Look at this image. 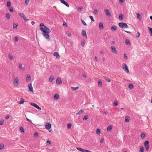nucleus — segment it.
Wrapping results in <instances>:
<instances>
[{"label":"nucleus","mask_w":152,"mask_h":152,"mask_svg":"<svg viewBox=\"0 0 152 152\" xmlns=\"http://www.w3.org/2000/svg\"><path fill=\"white\" fill-rule=\"evenodd\" d=\"M19 15L23 18L25 16L24 14L23 13H19Z\"/></svg>","instance_id":"obj_39"},{"label":"nucleus","mask_w":152,"mask_h":152,"mask_svg":"<svg viewBox=\"0 0 152 152\" xmlns=\"http://www.w3.org/2000/svg\"><path fill=\"white\" fill-rule=\"evenodd\" d=\"M118 102L116 101L115 102L113 103V105L114 106H116L118 105Z\"/></svg>","instance_id":"obj_57"},{"label":"nucleus","mask_w":152,"mask_h":152,"mask_svg":"<svg viewBox=\"0 0 152 152\" xmlns=\"http://www.w3.org/2000/svg\"><path fill=\"white\" fill-rule=\"evenodd\" d=\"M56 84L58 85H61L62 84V81L60 77L57 78L56 80Z\"/></svg>","instance_id":"obj_8"},{"label":"nucleus","mask_w":152,"mask_h":152,"mask_svg":"<svg viewBox=\"0 0 152 152\" xmlns=\"http://www.w3.org/2000/svg\"><path fill=\"white\" fill-rule=\"evenodd\" d=\"M30 104L31 105L35 107V108H36L38 109H41V108L36 103H31Z\"/></svg>","instance_id":"obj_7"},{"label":"nucleus","mask_w":152,"mask_h":152,"mask_svg":"<svg viewBox=\"0 0 152 152\" xmlns=\"http://www.w3.org/2000/svg\"><path fill=\"white\" fill-rule=\"evenodd\" d=\"M4 122V120H1L0 121V125H2L3 124Z\"/></svg>","instance_id":"obj_46"},{"label":"nucleus","mask_w":152,"mask_h":152,"mask_svg":"<svg viewBox=\"0 0 152 152\" xmlns=\"http://www.w3.org/2000/svg\"><path fill=\"white\" fill-rule=\"evenodd\" d=\"M88 118V115H86L83 118L84 120H86Z\"/></svg>","instance_id":"obj_30"},{"label":"nucleus","mask_w":152,"mask_h":152,"mask_svg":"<svg viewBox=\"0 0 152 152\" xmlns=\"http://www.w3.org/2000/svg\"><path fill=\"white\" fill-rule=\"evenodd\" d=\"M10 118V116L9 115H7L5 118L6 119H8Z\"/></svg>","instance_id":"obj_64"},{"label":"nucleus","mask_w":152,"mask_h":152,"mask_svg":"<svg viewBox=\"0 0 152 152\" xmlns=\"http://www.w3.org/2000/svg\"><path fill=\"white\" fill-rule=\"evenodd\" d=\"M94 13L95 14H96L98 13V11L96 9H95L94 10Z\"/></svg>","instance_id":"obj_58"},{"label":"nucleus","mask_w":152,"mask_h":152,"mask_svg":"<svg viewBox=\"0 0 152 152\" xmlns=\"http://www.w3.org/2000/svg\"><path fill=\"white\" fill-rule=\"evenodd\" d=\"M103 78L106 80L107 81L110 82V79L106 76H104Z\"/></svg>","instance_id":"obj_22"},{"label":"nucleus","mask_w":152,"mask_h":152,"mask_svg":"<svg viewBox=\"0 0 152 152\" xmlns=\"http://www.w3.org/2000/svg\"><path fill=\"white\" fill-rule=\"evenodd\" d=\"M4 145L3 144H0V149L1 150H2L4 149Z\"/></svg>","instance_id":"obj_41"},{"label":"nucleus","mask_w":152,"mask_h":152,"mask_svg":"<svg viewBox=\"0 0 152 152\" xmlns=\"http://www.w3.org/2000/svg\"><path fill=\"white\" fill-rule=\"evenodd\" d=\"M89 18L91 19V20L93 21H94V19L93 17L91 15H90L89 16Z\"/></svg>","instance_id":"obj_51"},{"label":"nucleus","mask_w":152,"mask_h":152,"mask_svg":"<svg viewBox=\"0 0 152 152\" xmlns=\"http://www.w3.org/2000/svg\"><path fill=\"white\" fill-rule=\"evenodd\" d=\"M29 0H25V2L26 5H27L29 3Z\"/></svg>","instance_id":"obj_56"},{"label":"nucleus","mask_w":152,"mask_h":152,"mask_svg":"<svg viewBox=\"0 0 152 152\" xmlns=\"http://www.w3.org/2000/svg\"><path fill=\"white\" fill-rule=\"evenodd\" d=\"M124 15L122 14H120L119 16V19L120 20H122L123 19Z\"/></svg>","instance_id":"obj_25"},{"label":"nucleus","mask_w":152,"mask_h":152,"mask_svg":"<svg viewBox=\"0 0 152 152\" xmlns=\"http://www.w3.org/2000/svg\"><path fill=\"white\" fill-rule=\"evenodd\" d=\"M102 85V82L101 80H99L98 83V86L99 87H101Z\"/></svg>","instance_id":"obj_26"},{"label":"nucleus","mask_w":152,"mask_h":152,"mask_svg":"<svg viewBox=\"0 0 152 152\" xmlns=\"http://www.w3.org/2000/svg\"><path fill=\"white\" fill-rule=\"evenodd\" d=\"M9 10L11 12H13L14 11L13 8L12 7H10L9 9Z\"/></svg>","instance_id":"obj_45"},{"label":"nucleus","mask_w":152,"mask_h":152,"mask_svg":"<svg viewBox=\"0 0 152 152\" xmlns=\"http://www.w3.org/2000/svg\"><path fill=\"white\" fill-rule=\"evenodd\" d=\"M100 133V130L99 129H97L96 131V134H99Z\"/></svg>","instance_id":"obj_37"},{"label":"nucleus","mask_w":152,"mask_h":152,"mask_svg":"<svg viewBox=\"0 0 152 152\" xmlns=\"http://www.w3.org/2000/svg\"><path fill=\"white\" fill-rule=\"evenodd\" d=\"M129 117L128 116H126L125 118V122L126 123H128L129 121Z\"/></svg>","instance_id":"obj_18"},{"label":"nucleus","mask_w":152,"mask_h":152,"mask_svg":"<svg viewBox=\"0 0 152 152\" xmlns=\"http://www.w3.org/2000/svg\"><path fill=\"white\" fill-rule=\"evenodd\" d=\"M85 113V111L83 109H81L78 112V113L76 114V115H80L82 113Z\"/></svg>","instance_id":"obj_11"},{"label":"nucleus","mask_w":152,"mask_h":152,"mask_svg":"<svg viewBox=\"0 0 152 152\" xmlns=\"http://www.w3.org/2000/svg\"><path fill=\"white\" fill-rule=\"evenodd\" d=\"M104 141V139L103 138H102L100 140V142H101V143H102Z\"/></svg>","instance_id":"obj_63"},{"label":"nucleus","mask_w":152,"mask_h":152,"mask_svg":"<svg viewBox=\"0 0 152 152\" xmlns=\"http://www.w3.org/2000/svg\"><path fill=\"white\" fill-rule=\"evenodd\" d=\"M54 78L53 76H52L50 77L49 78V80L50 82H52Z\"/></svg>","instance_id":"obj_20"},{"label":"nucleus","mask_w":152,"mask_h":152,"mask_svg":"<svg viewBox=\"0 0 152 152\" xmlns=\"http://www.w3.org/2000/svg\"><path fill=\"white\" fill-rule=\"evenodd\" d=\"M112 129V126L111 125L109 126L107 128V130L108 131L110 132Z\"/></svg>","instance_id":"obj_23"},{"label":"nucleus","mask_w":152,"mask_h":152,"mask_svg":"<svg viewBox=\"0 0 152 152\" xmlns=\"http://www.w3.org/2000/svg\"><path fill=\"white\" fill-rule=\"evenodd\" d=\"M119 26L122 28H127L128 26L127 24L124 23H119Z\"/></svg>","instance_id":"obj_3"},{"label":"nucleus","mask_w":152,"mask_h":152,"mask_svg":"<svg viewBox=\"0 0 152 152\" xmlns=\"http://www.w3.org/2000/svg\"><path fill=\"white\" fill-rule=\"evenodd\" d=\"M24 103V99L23 98H21L19 102V104H23Z\"/></svg>","instance_id":"obj_29"},{"label":"nucleus","mask_w":152,"mask_h":152,"mask_svg":"<svg viewBox=\"0 0 152 152\" xmlns=\"http://www.w3.org/2000/svg\"><path fill=\"white\" fill-rule=\"evenodd\" d=\"M144 150V148L143 146H141L140 152H143Z\"/></svg>","instance_id":"obj_36"},{"label":"nucleus","mask_w":152,"mask_h":152,"mask_svg":"<svg viewBox=\"0 0 152 152\" xmlns=\"http://www.w3.org/2000/svg\"><path fill=\"white\" fill-rule=\"evenodd\" d=\"M60 1L62 3L64 4L67 7H69V5L64 0H60Z\"/></svg>","instance_id":"obj_12"},{"label":"nucleus","mask_w":152,"mask_h":152,"mask_svg":"<svg viewBox=\"0 0 152 152\" xmlns=\"http://www.w3.org/2000/svg\"><path fill=\"white\" fill-rule=\"evenodd\" d=\"M124 58H125V59H128V57L125 53H124Z\"/></svg>","instance_id":"obj_60"},{"label":"nucleus","mask_w":152,"mask_h":152,"mask_svg":"<svg viewBox=\"0 0 152 152\" xmlns=\"http://www.w3.org/2000/svg\"><path fill=\"white\" fill-rule=\"evenodd\" d=\"M83 9V7H78L77 8V10L79 11H81L82 10V9Z\"/></svg>","instance_id":"obj_49"},{"label":"nucleus","mask_w":152,"mask_h":152,"mask_svg":"<svg viewBox=\"0 0 152 152\" xmlns=\"http://www.w3.org/2000/svg\"><path fill=\"white\" fill-rule=\"evenodd\" d=\"M122 68L127 73L129 74V72L127 66L125 63L122 64Z\"/></svg>","instance_id":"obj_2"},{"label":"nucleus","mask_w":152,"mask_h":152,"mask_svg":"<svg viewBox=\"0 0 152 152\" xmlns=\"http://www.w3.org/2000/svg\"><path fill=\"white\" fill-rule=\"evenodd\" d=\"M117 27L115 26H112L111 28V29L112 31H115L117 29Z\"/></svg>","instance_id":"obj_21"},{"label":"nucleus","mask_w":152,"mask_h":152,"mask_svg":"<svg viewBox=\"0 0 152 152\" xmlns=\"http://www.w3.org/2000/svg\"><path fill=\"white\" fill-rule=\"evenodd\" d=\"M111 51L114 53L116 54L117 53V50L115 47L113 46L111 47Z\"/></svg>","instance_id":"obj_9"},{"label":"nucleus","mask_w":152,"mask_h":152,"mask_svg":"<svg viewBox=\"0 0 152 152\" xmlns=\"http://www.w3.org/2000/svg\"><path fill=\"white\" fill-rule=\"evenodd\" d=\"M59 95L58 94H55L54 96V98L55 99H57L59 98Z\"/></svg>","instance_id":"obj_19"},{"label":"nucleus","mask_w":152,"mask_h":152,"mask_svg":"<svg viewBox=\"0 0 152 152\" xmlns=\"http://www.w3.org/2000/svg\"><path fill=\"white\" fill-rule=\"evenodd\" d=\"M136 15H137V18L140 19H141L142 16H141V15H140L139 13H137Z\"/></svg>","instance_id":"obj_24"},{"label":"nucleus","mask_w":152,"mask_h":152,"mask_svg":"<svg viewBox=\"0 0 152 152\" xmlns=\"http://www.w3.org/2000/svg\"><path fill=\"white\" fill-rule=\"evenodd\" d=\"M39 26L40 29L43 32L42 34L43 37L47 40L49 41L50 37L49 34L51 32L50 30L42 23H41Z\"/></svg>","instance_id":"obj_1"},{"label":"nucleus","mask_w":152,"mask_h":152,"mask_svg":"<svg viewBox=\"0 0 152 152\" xmlns=\"http://www.w3.org/2000/svg\"><path fill=\"white\" fill-rule=\"evenodd\" d=\"M19 81V80L18 77L15 78L13 82V85L14 86L16 87H17L18 86Z\"/></svg>","instance_id":"obj_4"},{"label":"nucleus","mask_w":152,"mask_h":152,"mask_svg":"<svg viewBox=\"0 0 152 152\" xmlns=\"http://www.w3.org/2000/svg\"><path fill=\"white\" fill-rule=\"evenodd\" d=\"M19 68H21V69H24V68L22 67V65L21 64H19Z\"/></svg>","instance_id":"obj_48"},{"label":"nucleus","mask_w":152,"mask_h":152,"mask_svg":"<svg viewBox=\"0 0 152 152\" xmlns=\"http://www.w3.org/2000/svg\"><path fill=\"white\" fill-rule=\"evenodd\" d=\"M81 21L82 23L84 25L86 26L87 24L82 19H81Z\"/></svg>","instance_id":"obj_47"},{"label":"nucleus","mask_w":152,"mask_h":152,"mask_svg":"<svg viewBox=\"0 0 152 152\" xmlns=\"http://www.w3.org/2000/svg\"><path fill=\"white\" fill-rule=\"evenodd\" d=\"M23 18L25 20L28 21L29 20V19H27L25 15Z\"/></svg>","instance_id":"obj_54"},{"label":"nucleus","mask_w":152,"mask_h":152,"mask_svg":"<svg viewBox=\"0 0 152 152\" xmlns=\"http://www.w3.org/2000/svg\"><path fill=\"white\" fill-rule=\"evenodd\" d=\"M51 124H50L48 123L46 125L45 128L47 129H49L51 127Z\"/></svg>","instance_id":"obj_13"},{"label":"nucleus","mask_w":152,"mask_h":152,"mask_svg":"<svg viewBox=\"0 0 152 152\" xmlns=\"http://www.w3.org/2000/svg\"><path fill=\"white\" fill-rule=\"evenodd\" d=\"M82 34L83 35V36H85L86 37H87L86 33L85 30H83L82 31Z\"/></svg>","instance_id":"obj_17"},{"label":"nucleus","mask_w":152,"mask_h":152,"mask_svg":"<svg viewBox=\"0 0 152 152\" xmlns=\"http://www.w3.org/2000/svg\"><path fill=\"white\" fill-rule=\"evenodd\" d=\"M34 136L35 137H38V133L36 132H35L34 134Z\"/></svg>","instance_id":"obj_42"},{"label":"nucleus","mask_w":152,"mask_h":152,"mask_svg":"<svg viewBox=\"0 0 152 152\" xmlns=\"http://www.w3.org/2000/svg\"><path fill=\"white\" fill-rule=\"evenodd\" d=\"M8 56L11 60H12L13 59V56L10 54H9Z\"/></svg>","instance_id":"obj_44"},{"label":"nucleus","mask_w":152,"mask_h":152,"mask_svg":"<svg viewBox=\"0 0 152 152\" xmlns=\"http://www.w3.org/2000/svg\"><path fill=\"white\" fill-rule=\"evenodd\" d=\"M47 145H49L51 143V141L48 140L47 141Z\"/></svg>","instance_id":"obj_53"},{"label":"nucleus","mask_w":152,"mask_h":152,"mask_svg":"<svg viewBox=\"0 0 152 152\" xmlns=\"http://www.w3.org/2000/svg\"><path fill=\"white\" fill-rule=\"evenodd\" d=\"M149 30L150 31L151 33V35H152V28L151 27H148Z\"/></svg>","instance_id":"obj_55"},{"label":"nucleus","mask_w":152,"mask_h":152,"mask_svg":"<svg viewBox=\"0 0 152 152\" xmlns=\"http://www.w3.org/2000/svg\"><path fill=\"white\" fill-rule=\"evenodd\" d=\"M137 34H138V35L137 36V38H139V37L140 36V33H139V31H138L137 32Z\"/></svg>","instance_id":"obj_62"},{"label":"nucleus","mask_w":152,"mask_h":152,"mask_svg":"<svg viewBox=\"0 0 152 152\" xmlns=\"http://www.w3.org/2000/svg\"><path fill=\"white\" fill-rule=\"evenodd\" d=\"M28 91L31 92H33V88H31L30 89H28Z\"/></svg>","instance_id":"obj_59"},{"label":"nucleus","mask_w":152,"mask_h":152,"mask_svg":"<svg viewBox=\"0 0 152 152\" xmlns=\"http://www.w3.org/2000/svg\"><path fill=\"white\" fill-rule=\"evenodd\" d=\"M77 149L79 151L82 152H87L86 151H87V150L84 149L80 147L77 148Z\"/></svg>","instance_id":"obj_10"},{"label":"nucleus","mask_w":152,"mask_h":152,"mask_svg":"<svg viewBox=\"0 0 152 152\" xmlns=\"http://www.w3.org/2000/svg\"><path fill=\"white\" fill-rule=\"evenodd\" d=\"M129 87L131 89H133L134 88L133 85L132 83H130L129 85Z\"/></svg>","instance_id":"obj_28"},{"label":"nucleus","mask_w":152,"mask_h":152,"mask_svg":"<svg viewBox=\"0 0 152 152\" xmlns=\"http://www.w3.org/2000/svg\"><path fill=\"white\" fill-rule=\"evenodd\" d=\"M26 81L28 82H29L31 81V76L29 75H28L26 78Z\"/></svg>","instance_id":"obj_14"},{"label":"nucleus","mask_w":152,"mask_h":152,"mask_svg":"<svg viewBox=\"0 0 152 152\" xmlns=\"http://www.w3.org/2000/svg\"><path fill=\"white\" fill-rule=\"evenodd\" d=\"M85 42L84 40H82L81 41V45L82 47H84L85 45Z\"/></svg>","instance_id":"obj_38"},{"label":"nucleus","mask_w":152,"mask_h":152,"mask_svg":"<svg viewBox=\"0 0 152 152\" xmlns=\"http://www.w3.org/2000/svg\"><path fill=\"white\" fill-rule=\"evenodd\" d=\"M6 18L8 19H10V15L9 14H7L6 15Z\"/></svg>","instance_id":"obj_40"},{"label":"nucleus","mask_w":152,"mask_h":152,"mask_svg":"<svg viewBox=\"0 0 152 152\" xmlns=\"http://www.w3.org/2000/svg\"><path fill=\"white\" fill-rule=\"evenodd\" d=\"M7 6L9 7H10L11 6V3L10 1H8L7 2Z\"/></svg>","instance_id":"obj_33"},{"label":"nucleus","mask_w":152,"mask_h":152,"mask_svg":"<svg viewBox=\"0 0 152 152\" xmlns=\"http://www.w3.org/2000/svg\"><path fill=\"white\" fill-rule=\"evenodd\" d=\"M71 88L73 90H76L78 89L79 88V87H71Z\"/></svg>","instance_id":"obj_35"},{"label":"nucleus","mask_w":152,"mask_h":152,"mask_svg":"<svg viewBox=\"0 0 152 152\" xmlns=\"http://www.w3.org/2000/svg\"><path fill=\"white\" fill-rule=\"evenodd\" d=\"M28 87L29 88V89L31 88H32V84L31 83L29 84L28 85Z\"/></svg>","instance_id":"obj_50"},{"label":"nucleus","mask_w":152,"mask_h":152,"mask_svg":"<svg viewBox=\"0 0 152 152\" xmlns=\"http://www.w3.org/2000/svg\"><path fill=\"white\" fill-rule=\"evenodd\" d=\"M18 25L15 23H14L13 24V28L15 29H17V28Z\"/></svg>","instance_id":"obj_34"},{"label":"nucleus","mask_w":152,"mask_h":152,"mask_svg":"<svg viewBox=\"0 0 152 152\" xmlns=\"http://www.w3.org/2000/svg\"><path fill=\"white\" fill-rule=\"evenodd\" d=\"M104 11L105 13L107 16L110 17L111 16V14L109 10L107 9H104Z\"/></svg>","instance_id":"obj_6"},{"label":"nucleus","mask_w":152,"mask_h":152,"mask_svg":"<svg viewBox=\"0 0 152 152\" xmlns=\"http://www.w3.org/2000/svg\"><path fill=\"white\" fill-rule=\"evenodd\" d=\"M66 34L67 35V36L69 37H70L71 36V34L69 32V31H67L66 32Z\"/></svg>","instance_id":"obj_32"},{"label":"nucleus","mask_w":152,"mask_h":152,"mask_svg":"<svg viewBox=\"0 0 152 152\" xmlns=\"http://www.w3.org/2000/svg\"><path fill=\"white\" fill-rule=\"evenodd\" d=\"M18 39V37L16 36L15 37V41L16 42H17Z\"/></svg>","instance_id":"obj_52"},{"label":"nucleus","mask_w":152,"mask_h":152,"mask_svg":"<svg viewBox=\"0 0 152 152\" xmlns=\"http://www.w3.org/2000/svg\"><path fill=\"white\" fill-rule=\"evenodd\" d=\"M146 151H148L149 148V142L148 141H145L144 143Z\"/></svg>","instance_id":"obj_5"},{"label":"nucleus","mask_w":152,"mask_h":152,"mask_svg":"<svg viewBox=\"0 0 152 152\" xmlns=\"http://www.w3.org/2000/svg\"><path fill=\"white\" fill-rule=\"evenodd\" d=\"M53 55L54 56H56V58H60V56L59 55L58 53L56 52H54Z\"/></svg>","instance_id":"obj_16"},{"label":"nucleus","mask_w":152,"mask_h":152,"mask_svg":"<svg viewBox=\"0 0 152 152\" xmlns=\"http://www.w3.org/2000/svg\"><path fill=\"white\" fill-rule=\"evenodd\" d=\"M126 44L127 45H130V44L129 39H127L126 40Z\"/></svg>","instance_id":"obj_27"},{"label":"nucleus","mask_w":152,"mask_h":152,"mask_svg":"<svg viewBox=\"0 0 152 152\" xmlns=\"http://www.w3.org/2000/svg\"><path fill=\"white\" fill-rule=\"evenodd\" d=\"M145 134L142 133L141 135V137L142 139L144 138L145 137Z\"/></svg>","instance_id":"obj_43"},{"label":"nucleus","mask_w":152,"mask_h":152,"mask_svg":"<svg viewBox=\"0 0 152 152\" xmlns=\"http://www.w3.org/2000/svg\"><path fill=\"white\" fill-rule=\"evenodd\" d=\"M72 126V124L70 123H68L67 126V127L68 129H69L71 128Z\"/></svg>","instance_id":"obj_31"},{"label":"nucleus","mask_w":152,"mask_h":152,"mask_svg":"<svg viewBox=\"0 0 152 152\" xmlns=\"http://www.w3.org/2000/svg\"><path fill=\"white\" fill-rule=\"evenodd\" d=\"M26 119L28 121H29V122H30L31 123V124H33V123H32V121H31V120H30V119H28V118H26Z\"/></svg>","instance_id":"obj_61"},{"label":"nucleus","mask_w":152,"mask_h":152,"mask_svg":"<svg viewBox=\"0 0 152 152\" xmlns=\"http://www.w3.org/2000/svg\"><path fill=\"white\" fill-rule=\"evenodd\" d=\"M99 28L100 30L104 28L103 24V23H100L99 24Z\"/></svg>","instance_id":"obj_15"}]
</instances>
